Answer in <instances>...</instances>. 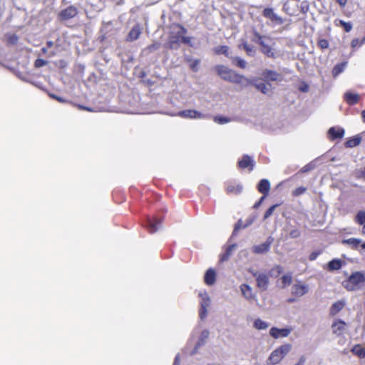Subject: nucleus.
Segmentation results:
<instances>
[{
    "mask_svg": "<svg viewBox=\"0 0 365 365\" xmlns=\"http://www.w3.org/2000/svg\"><path fill=\"white\" fill-rule=\"evenodd\" d=\"M215 70L222 79L232 83L243 85L246 78L223 65L216 66Z\"/></svg>",
    "mask_w": 365,
    "mask_h": 365,
    "instance_id": "1",
    "label": "nucleus"
},
{
    "mask_svg": "<svg viewBox=\"0 0 365 365\" xmlns=\"http://www.w3.org/2000/svg\"><path fill=\"white\" fill-rule=\"evenodd\" d=\"M364 282L365 274L361 272H355L347 279L343 281L342 286L347 291L353 292L360 289Z\"/></svg>",
    "mask_w": 365,
    "mask_h": 365,
    "instance_id": "2",
    "label": "nucleus"
},
{
    "mask_svg": "<svg viewBox=\"0 0 365 365\" xmlns=\"http://www.w3.org/2000/svg\"><path fill=\"white\" fill-rule=\"evenodd\" d=\"M292 345L290 344H284L273 350L268 359L267 362L272 365L279 364L291 351Z\"/></svg>",
    "mask_w": 365,
    "mask_h": 365,
    "instance_id": "3",
    "label": "nucleus"
},
{
    "mask_svg": "<svg viewBox=\"0 0 365 365\" xmlns=\"http://www.w3.org/2000/svg\"><path fill=\"white\" fill-rule=\"evenodd\" d=\"M243 85H252L256 88L257 90L265 95H269L272 93V84L269 82L263 81L262 78H257L254 79H249L245 78Z\"/></svg>",
    "mask_w": 365,
    "mask_h": 365,
    "instance_id": "4",
    "label": "nucleus"
},
{
    "mask_svg": "<svg viewBox=\"0 0 365 365\" xmlns=\"http://www.w3.org/2000/svg\"><path fill=\"white\" fill-rule=\"evenodd\" d=\"M255 37L257 38L256 41L262 46V52L267 57L276 58V53L274 51L270 43L271 40L266 39L264 37L260 36L259 34L257 33L255 34Z\"/></svg>",
    "mask_w": 365,
    "mask_h": 365,
    "instance_id": "5",
    "label": "nucleus"
},
{
    "mask_svg": "<svg viewBox=\"0 0 365 365\" xmlns=\"http://www.w3.org/2000/svg\"><path fill=\"white\" fill-rule=\"evenodd\" d=\"M199 297H200V317L201 319H204L207 314V308L210 304V298L206 291H200L199 292Z\"/></svg>",
    "mask_w": 365,
    "mask_h": 365,
    "instance_id": "6",
    "label": "nucleus"
},
{
    "mask_svg": "<svg viewBox=\"0 0 365 365\" xmlns=\"http://www.w3.org/2000/svg\"><path fill=\"white\" fill-rule=\"evenodd\" d=\"M175 115L190 119H204L206 118V115L192 109L180 111Z\"/></svg>",
    "mask_w": 365,
    "mask_h": 365,
    "instance_id": "7",
    "label": "nucleus"
},
{
    "mask_svg": "<svg viewBox=\"0 0 365 365\" xmlns=\"http://www.w3.org/2000/svg\"><path fill=\"white\" fill-rule=\"evenodd\" d=\"M292 331V329L290 327H286L282 329H279L277 327H272L269 329V335L275 339L285 338L290 334Z\"/></svg>",
    "mask_w": 365,
    "mask_h": 365,
    "instance_id": "8",
    "label": "nucleus"
},
{
    "mask_svg": "<svg viewBox=\"0 0 365 365\" xmlns=\"http://www.w3.org/2000/svg\"><path fill=\"white\" fill-rule=\"evenodd\" d=\"M252 274L256 277L257 285L259 289L266 290L269 284V277L265 273L253 272Z\"/></svg>",
    "mask_w": 365,
    "mask_h": 365,
    "instance_id": "9",
    "label": "nucleus"
},
{
    "mask_svg": "<svg viewBox=\"0 0 365 365\" xmlns=\"http://www.w3.org/2000/svg\"><path fill=\"white\" fill-rule=\"evenodd\" d=\"M309 286L302 282L294 284L292 287V294L297 297L306 294L309 292Z\"/></svg>",
    "mask_w": 365,
    "mask_h": 365,
    "instance_id": "10",
    "label": "nucleus"
},
{
    "mask_svg": "<svg viewBox=\"0 0 365 365\" xmlns=\"http://www.w3.org/2000/svg\"><path fill=\"white\" fill-rule=\"evenodd\" d=\"M210 332L207 329H204L201 331L200 336L197 339V341L194 348V350L192 351L191 354H194L197 351V349L201 346H204L209 337Z\"/></svg>",
    "mask_w": 365,
    "mask_h": 365,
    "instance_id": "11",
    "label": "nucleus"
},
{
    "mask_svg": "<svg viewBox=\"0 0 365 365\" xmlns=\"http://www.w3.org/2000/svg\"><path fill=\"white\" fill-rule=\"evenodd\" d=\"M261 76L263 81L267 82L281 80L280 74L273 70L265 69L262 71Z\"/></svg>",
    "mask_w": 365,
    "mask_h": 365,
    "instance_id": "12",
    "label": "nucleus"
},
{
    "mask_svg": "<svg viewBox=\"0 0 365 365\" xmlns=\"http://www.w3.org/2000/svg\"><path fill=\"white\" fill-rule=\"evenodd\" d=\"M273 241V239L269 238L265 242L259 245H255L252 247L253 252L256 254H264L267 252L269 249L271 244Z\"/></svg>",
    "mask_w": 365,
    "mask_h": 365,
    "instance_id": "13",
    "label": "nucleus"
},
{
    "mask_svg": "<svg viewBox=\"0 0 365 365\" xmlns=\"http://www.w3.org/2000/svg\"><path fill=\"white\" fill-rule=\"evenodd\" d=\"M242 295L247 300L251 301L255 299L256 297L253 292L252 288L247 284H242L240 287Z\"/></svg>",
    "mask_w": 365,
    "mask_h": 365,
    "instance_id": "14",
    "label": "nucleus"
},
{
    "mask_svg": "<svg viewBox=\"0 0 365 365\" xmlns=\"http://www.w3.org/2000/svg\"><path fill=\"white\" fill-rule=\"evenodd\" d=\"M346 329V323L342 320H336L331 325V329L334 334L340 336Z\"/></svg>",
    "mask_w": 365,
    "mask_h": 365,
    "instance_id": "15",
    "label": "nucleus"
},
{
    "mask_svg": "<svg viewBox=\"0 0 365 365\" xmlns=\"http://www.w3.org/2000/svg\"><path fill=\"white\" fill-rule=\"evenodd\" d=\"M239 167L241 168H249L250 170L254 168V161L249 155H244L242 160L238 162Z\"/></svg>",
    "mask_w": 365,
    "mask_h": 365,
    "instance_id": "16",
    "label": "nucleus"
},
{
    "mask_svg": "<svg viewBox=\"0 0 365 365\" xmlns=\"http://www.w3.org/2000/svg\"><path fill=\"white\" fill-rule=\"evenodd\" d=\"M216 272L215 269L210 268L207 270L204 276V281L207 285L212 286L215 283Z\"/></svg>",
    "mask_w": 365,
    "mask_h": 365,
    "instance_id": "17",
    "label": "nucleus"
},
{
    "mask_svg": "<svg viewBox=\"0 0 365 365\" xmlns=\"http://www.w3.org/2000/svg\"><path fill=\"white\" fill-rule=\"evenodd\" d=\"M328 134L331 140L342 138L344 135V130L341 128L332 127L329 128Z\"/></svg>",
    "mask_w": 365,
    "mask_h": 365,
    "instance_id": "18",
    "label": "nucleus"
},
{
    "mask_svg": "<svg viewBox=\"0 0 365 365\" xmlns=\"http://www.w3.org/2000/svg\"><path fill=\"white\" fill-rule=\"evenodd\" d=\"M263 15L272 21H276L279 24L283 22L282 18L274 14L273 10L270 8L264 9L263 11Z\"/></svg>",
    "mask_w": 365,
    "mask_h": 365,
    "instance_id": "19",
    "label": "nucleus"
},
{
    "mask_svg": "<svg viewBox=\"0 0 365 365\" xmlns=\"http://www.w3.org/2000/svg\"><path fill=\"white\" fill-rule=\"evenodd\" d=\"M148 228L151 233H154L162 227V222L160 220L155 218L153 220H148Z\"/></svg>",
    "mask_w": 365,
    "mask_h": 365,
    "instance_id": "20",
    "label": "nucleus"
},
{
    "mask_svg": "<svg viewBox=\"0 0 365 365\" xmlns=\"http://www.w3.org/2000/svg\"><path fill=\"white\" fill-rule=\"evenodd\" d=\"M346 302L344 300H339L334 302L329 310V313L331 315L334 316L337 313H339L345 306Z\"/></svg>",
    "mask_w": 365,
    "mask_h": 365,
    "instance_id": "21",
    "label": "nucleus"
},
{
    "mask_svg": "<svg viewBox=\"0 0 365 365\" xmlns=\"http://www.w3.org/2000/svg\"><path fill=\"white\" fill-rule=\"evenodd\" d=\"M76 14H77L76 9L73 6H69V7L66 8V9L63 10L61 12L60 15L62 19H68L73 18V16H75L76 15Z\"/></svg>",
    "mask_w": 365,
    "mask_h": 365,
    "instance_id": "22",
    "label": "nucleus"
},
{
    "mask_svg": "<svg viewBox=\"0 0 365 365\" xmlns=\"http://www.w3.org/2000/svg\"><path fill=\"white\" fill-rule=\"evenodd\" d=\"M259 192L267 195L270 190V182L267 179L260 180L257 186Z\"/></svg>",
    "mask_w": 365,
    "mask_h": 365,
    "instance_id": "23",
    "label": "nucleus"
},
{
    "mask_svg": "<svg viewBox=\"0 0 365 365\" xmlns=\"http://www.w3.org/2000/svg\"><path fill=\"white\" fill-rule=\"evenodd\" d=\"M345 101L349 105H354L358 103L359 100V95L351 92H346L344 94Z\"/></svg>",
    "mask_w": 365,
    "mask_h": 365,
    "instance_id": "24",
    "label": "nucleus"
},
{
    "mask_svg": "<svg viewBox=\"0 0 365 365\" xmlns=\"http://www.w3.org/2000/svg\"><path fill=\"white\" fill-rule=\"evenodd\" d=\"M344 264V261L339 259H334L328 263V269L331 271L339 270Z\"/></svg>",
    "mask_w": 365,
    "mask_h": 365,
    "instance_id": "25",
    "label": "nucleus"
},
{
    "mask_svg": "<svg viewBox=\"0 0 365 365\" xmlns=\"http://www.w3.org/2000/svg\"><path fill=\"white\" fill-rule=\"evenodd\" d=\"M141 34V29L138 25H136L133 27V29L130 31L128 36V41H134L136 40L140 34Z\"/></svg>",
    "mask_w": 365,
    "mask_h": 365,
    "instance_id": "26",
    "label": "nucleus"
},
{
    "mask_svg": "<svg viewBox=\"0 0 365 365\" xmlns=\"http://www.w3.org/2000/svg\"><path fill=\"white\" fill-rule=\"evenodd\" d=\"M253 327L257 330H265L269 327V323L261 319H257L254 321Z\"/></svg>",
    "mask_w": 365,
    "mask_h": 365,
    "instance_id": "27",
    "label": "nucleus"
},
{
    "mask_svg": "<svg viewBox=\"0 0 365 365\" xmlns=\"http://www.w3.org/2000/svg\"><path fill=\"white\" fill-rule=\"evenodd\" d=\"M346 66V62H344L336 65L332 70V75L334 78L337 77L341 73H342Z\"/></svg>",
    "mask_w": 365,
    "mask_h": 365,
    "instance_id": "28",
    "label": "nucleus"
},
{
    "mask_svg": "<svg viewBox=\"0 0 365 365\" xmlns=\"http://www.w3.org/2000/svg\"><path fill=\"white\" fill-rule=\"evenodd\" d=\"M227 190L230 193L238 194L242 190V186L240 184H230L227 186Z\"/></svg>",
    "mask_w": 365,
    "mask_h": 365,
    "instance_id": "29",
    "label": "nucleus"
},
{
    "mask_svg": "<svg viewBox=\"0 0 365 365\" xmlns=\"http://www.w3.org/2000/svg\"><path fill=\"white\" fill-rule=\"evenodd\" d=\"M180 42H181V39L180 37V34H178V31H177L175 36H170V41H169V44H170V48H176Z\"/></svg>",
    "mask_w": 365,
    "mask_h": 365,
    "instance_id": "30",
    "label": "nucleus"
},
{
    "mask_svg": "<svg viewBox=\"0 0 365 365\" xmlns=\"http://www.w3.org/2000/svg\"><path fill=\"white\" fill-rule=\"evenodd\" d=\"M351 351L360 358L365 356V349L359 344L355 345L352 348Z\"/></svg>",
    "mask_w": 365,
    "mask_h": 365,
    "instance_id": "31",
    "label": "nucleus"
},
{
    "mask_svg": "<svg viewBox=\"0 0 365 365\" xmlns=\"http://www.w3.org/2000/svg\"><path fill=\"white\" fill-rule=\"evenodd\" d=\"M361 242V240L360 239L354 237L343 240L344 244L349 245L353 248H356L360 245Z\"/></svg>",
    "mask_w": 365,
    "mask_h": 365,
    "instance_id": "32",
    "label": "nucleus"
},
{
    "mask_svg": "<svg viewBox=\"0 0 365 365\" xmlns=\"http://www.w3.org/2000/svg\"><path fill=\"white\" fill-rule=\"evenodd\" d=\"M361 138L358 135L354 136V138L348 140L346 142V146L348 148H354L355 146H357L361 143Z\"/></svg>",
    "mask_w": 365,
    "mask_h": 365,
    "instance_id": "33",
    "label": "nucleus"
},
{
    "mask_svg": "<svg viewBox=\"0 0 365 365\" xmlns=\"http://www.w3.org/2000/svg\"><path fill=\"white\" fill-rule=\"evenodd\" d=\"M355 222L362 225L365 223V210H359L356 217H355Z\"/></svg>",
    "mask_w": 365,
    "mask_h": 365,
    "instance_id": "34",
    "label": "nucleus"
},
{
    "mask_svg": "<svg viewBox=\"0 0 365 365\" xmlns=\"http://www.w3.org/2000/svg\"><path fill=\"white\" fill-rule=\"evenodd\" d=\"M185 33V31L182 28H181V27L178 28V34H180L181 42H182L184 43L190 44L191 39L190 37L184 36Z\"/></svg>",
    "mask_w": 365,
    "mask_h": 365,
    "instance_id": "35",
    "label": "nucleus"
},
{
    "mask_svg": "<svg viewBox=\"0 0 365 365\" xmlns=\"http://www.w3.org/2000/svg\"><path fill=\"white\" fill-rule=\"evenodd\" d=\"M292 282V276L291 274H287L282 276V283L283 284V287H287L291 284Z\"/></svg>",
    "mask_w": 365,
    "mask_h": 365,
    "instance_id": "36",
    "label": "nucleus"
},
{
    "mask_svg": "<svg viewBox=\"0 0 365 365\" xmlns=\"http://www.w3.org/2000/svg\"><path fill=\"white\" fill-rule=\"evenodd\" d=\"M216 53H223L226 56H230L229 47L227 46H221L215 48Z\"/></svg>",
    "mask_w": 365,
    "mask_h": 365,
    "instance_id": "37",
    "label": "nucleus"
},
{
    "mask_svg": "<svg viewBox=\"0 0 365 365\" xmlns=\"http://www.w3.org/2000/svg\"><path fill=\"white\" fill-rule=\"evenodd\" d=\"M232 61L237 66L242 68H245L247 66V62L239 57L232 58Z\"/></svg>",
    "mask_w": 365,
    "mask_h": 365,
    "instance_id": "38",
    "label": "nucleus"
},
{
    "mask_svg": "<svg viewBox=\"0 0 365 365\" xmlns=\"http://www.w3.org/2000/svg\"><path fill=\"white\" fill-rule=\"evenodd\" d=\"M339 25L341 26L346 32H349L352 29V24L350 22L339 20Z\"/></svg>",
    "mask_w": 365,
    "mask_h": 365,
    "instance_id": "39",
    "label": "nucleus"
},
{
    "mask_svg": "<svg viewBox=\"0 0 365 365\" xmlns=\"http://www.w3.org/2000/svg\"><path fill=\"white\" fill-rule=\"evenodd\" d=\"M214 121L218 124H225L230 121V120L227 118L222 116H215L214 118Z\"/></svg>",
    "mask_w": 365,
    "mask_h": 365,
    "instance_id": "40",
    "label": "nucleus"
},
{
    "mask_svg": "<svg viewBox=\"0 0 365 365\" xmlns=\"http://www.w3.org/2000/svg\"><path fill=\"white\" fill-rule=\"evenodd\" d=\"M243 47L247 55L252 56L255 53V50L253 48V47L249 46L247 43H243Z\"/></svg>",
    "mask_w": 365,
    "mask_h": 365,
    "instance_id": "41",
    "label": "nucleus"
},
{
    "mask_svg": "<svg viewBox=\"0 0 365 365\" xmlns=\"http://www.w3.org/2000/svg\"><path fill=\"white\" fill-rule=\"evenodd\" d=\"M251 223H252V220H250L247 223L242 225V222L241 220H239L235 227L234 232H235L241 228H245Z\"/></svg>",
    "mask_w": 365,
    "mask_h": 365,
    "instance_id": "42",
    "label": "nucleus"
},
{
    "mask_svg": "<svg viewBox=\"0 0 365 365\" xmlns=\"http://www.w3.org/2000/svg\"><path fill=\"white\" fill-rule=\"evenodd\" d=\"M278 206V205H274L272 206H271L267 210V212H265L264 214V219H267L269 217H270L273 212L274 211L275 208Z\"/></svg>",
    "mask_w": 365,
    "mask_h": 365,
    "instance_id": "43",
    "label": "nucleus"
},
{
    "mask_svg": "<svg viewBox=\"0 0 365 365\" xmlns=\"http://www.w3.org/2000/svg\"><path fill=\"white\" fill-rule=\"evenodd\" d=\"M306 190L307 189L304 187H299L293 191V195L294 196L301 195L305 192Z\"/></svg>",
    "mask_w": 365,
    "mask_h": 365,
    "instance_id": "44",
    "label": "nucleus"
},
{
    "mask_svg": "<svg viewBox=\"0 0 365 365\" xmlns=\"http://www.w3.org/2000/svg\"><path fill=\"white\" fill-rule=\"evenodd\" d=\"M314 168V165L313 163H309L306 165H304L302 169H301V172L302 173H307V172H309L310 170H313Z\"/></svg>",
    "mask_w": 365,
    "mask_h": 365,
    "instance_id": "45",
    "label": "nucleus"
},
{
    "mask_svg": "<svg viewBox=\"0 0 365 365\" xmlns=\"http://www.w3.org/2000/svg\"><path fill=\"white\" fill-rule=\"evenodd\" d=\"M356 177L359 179L365 180V166L364 169L356 171Z\"/></svg>",
    "mask_w": 365,
    "mask_h": 365,
    "instance_id": "46",
    "label": "nucleus"
},
{
    "mask_svg": "<svg viewBox=\"0 0 365 365\" xmlns=\"http://www.w3.org/2000/svg\"><path fill=\"white\" fill-rule=\"evenodd\" d=\"M319 46L321 48H327L329 47V42L326 39H320L318 42Z\"/></svg>",
    "mask_w": 365,
    "mask_h": 365,
    "instance_id": "47",
    "label": "nucleus"
},
{
    "mask_svg": "<svg viewBox=\"0 0 365 365\" xmlns=\"http://www.w3.org/2000/svg\"><path fill=\"white\" fill-rule=\"evenodd\" d=\"M301 235V232L298 229H294L289 232V236L292 238H297L299 237Z\"/></svg>",
    "mask_w": 365,
    "mask_h": 365,
    "instance_id": "48",
    "label": "nucleus"
},
{
    "mask_svg": "<svg viewBox=\"0 0 365 365\" xmlns=\"http://www.w3.org/2000/svg\"><path fill=\"white\" fill-rule=\"evenodd\" d=\"M46 64H47V61H46L43 60V59H40V58L37 59L36 61V62H35V66H36V67H38V68L42 67V66L46 65Z\"/></svg>",
    "mask_w": 365,
    "mask_h": 365,
    "instance_id": "49",
    "label": "nucleus"
},
{
    "mask_svg": "<svg viewBox=\"0 0 365 365\" xmlns=\"http://www.w3.org/2000/svg\"><path fill=\"white\" fill-rule=\"evenodd\" d=\"M199 63H200V61L199 60H194L193 61L191 62V63L190 65V67L193 71H197Z\"/></svg>",
    "mask_w": 365,
    "mask_h": 365,
    "instance_id": "50",
    "label": "nucleus"
},
{
    "mask_svg": "<svg viewBox=\"0 0 365 365\" xmlns=\"http://www.w3.org/2000/svg\"><path fill=\"white\" fill-rule=\"evenodd\" d=\"M282 270H283V269L281 266L276 265L275 267H273V269H272V272L273 273H275L277 275H278L282 272Z\"/></svg>",
    "mask_w": 365,
    "mask_h": 365,
    "instance_id": "51",
    "label": "nucleus"
},
{
    "mask_svg": "<svg viewBox=\"0 0 365 365\" xmlns=\"http://www.w3.org/2000/svg\"><path fill=\"white\" fill-rule=\"evenodd\" d=\"M160 44L158 42H155V43H153L152 45L149 46L148 48L150 51H153L155 50L158 49L160 48Z\"/></svg>",
    "mask_w": 365,
    "mask_h": 365,
    "instance_id": "52",
    "label": "nucleus"
},
{
    "mask_svg": "<svg viewBox=\"0 0 365 365\" xmlns=\"http://www.w3.org/2000/svg\"><path fill=\"white\" fill-rule=\"evenodd\" d=\"M360 44V42H359V40L358 38H354L352 41H351V46L353 48H355L357 46H359Z\"/></svg>",
    "mask_w": 365,
    "mask_h": 365,
    "instance_id": "53",
    "label": "nucleus"
},
{
    "mask_svg": "<svg viewBox=\"0 0 365 365\" xmlns=\"http://www.w3.org/2000/svg\"><path fill=\"white\" fill-rule=\"evenodd\" d=\"M237 245L235 244H233L232 245H230L227 248V251L228 252H230L231 254L232 253V252L235 250V249L236 248Z\"/></svg>",
    "mask_w": 365,
    "mask_h": 365,
    "instance_id": "54",
    "label": "nucleus"
},
{
    "mask_svg": "<svg viewBox=\"0 0 365 365\" xmlns=\"http://www.w3.org/2000/svg\"><path fill=\"white\" fill-rule=\"evenodd\" d=\"M17 41H18V38L16 36H12L9 38V42L11 43H15L17 42Z\"/></svg>",
    "mask_w": 365,
    "mask_h": 365,
    "instance_id": "55",
    "label": "nucleus"
},
{
    "mask_svg": "<svg viewBox=\"0 0 365 365\" xmlns=\"http://www.w3.org/2000/svg\"><path fill=\"white\" fill-rule=\"evenodd\" d=\"M336 1L341 7H344L346 4L347 0H336Z\"/></svg>",
    "mask_w": 365,
    "mask_h": 365,
    "instance_id": "56",
    "label": "nucleus"
},
{
    "mask_svg": "<svg viewBox=\"0 0 365 365\" xmlns=\"http://www.w3.org/2000/svg\"><path fill=\"white\" fill-rule=\"evenodd\" d=\"M229 256L224 253L222 256H221V258H220V260L224 262V261H227L228 259H229Z\"/></svg>",
    "mask_w": 365,
    "mask_h": 365,
    "instance_id": "57",
    "label": "nucleus"
},
{
    "mask_svg": "<svg viewBox=\"0 0 365 365\" xmlns=\"http://www.w3.org/2000/svg\"><path fill=\"white\" fill-rule=\"evenodd\" d=\"M318 256V254L316 253V252H312L310 256H309V259L310 260H314Z\"/></svg>",
    "mask_w": 365,
    "mask_h": 365,
    "instance_id": "58",
    "label": "nucleus"
},
{
    "mask_svg": "<svg viewBox=\"0 0 365 365\" xmlns=\"http://www.w3.org/2000/svg\"><path fill=\"white\" fill-rule=\"evenodd\" d=\"M300 90H301L302 91H303V92H307V91H308V90H309V86H308L307 85H306V84H305V85H304L303 86H302V87L300 88Z\"/></svg>",
    "mask_w": 365,
    "mask_h": 365,
    "instance_id": "59",
    "label": "nucleus"
},
{
    "mask_svg": "<svg viewBox=\"0 0 365 365\" xmlns=\"http://www.w3.org/2000/svg\"><path fill=\"white\" fill-rule=\"evenodd\" d=\"M264 198V196H263V197H262L260 198L259 201H258V202H257V203H256V204L255 205V206H254V207H258V206L262 203V202L263 201Z\"/></svg>",
    "mask_w": 365,
    "mask_h": 365,
    "instance_id": "60",
    "label": "nucleus"
},
{
    "mask_svg": "<svg viewBox=\"0 0 365 365\" xmlns=\"http://www.w3.org/2000/svg\"><path fill=\"white\" fill-rule=\"evenodd\" d=\"M178 364H179V356H176L173 365H178Z\"/></svg>",
    "mask_w": 365,
    "mask_h": 365,
    "instance_id": "61",
    "label": "nucleus"
},
{
    "mask_svg": "<svg viewBox=\"0 0 365 365\" xmlns=\"http://www.w3.org/2000/svg\"><path fill=\"white\" fill-rule=\"evenodd\" d=\"M361 115H362V118H363L364 122H365V110L362 111V113H361Z\"/></svg>",
    "mask_w": 365,
    "mask_h": 365,
    "instance_id": "62",
    "label": "nucleus"
},
{
    "mask_svg": "<svg viewBox=\"0 0 365 365\" xmlns=\"http://www.w3.org/2000/svg\"><path fill=\"white\" fill-rule=\"evenodd\" d=\"M364 43H365V37L361 40V41L360 42L359 46H361Z\"/></svg>",
    "mask_w": 365,
    "mask_h": 365,
    "instance_id": "63",
    "label": "nucleus"
},
{
    "mask_svg": "<svg viewBox=\"0 0 365 365\" xmlns=\"http://www.w3.org/2000/svg\"><path fill=\"white\" fill-rule=\"evenodd\" d=\"M363 225L362 232H363V233L365 234V223L364 225Z\"/></svg>",
    "mask_w": 365,
    "mask_h": 365,
    "instance_id": "64",
    "label": "nucleus"
}]
</instances>
